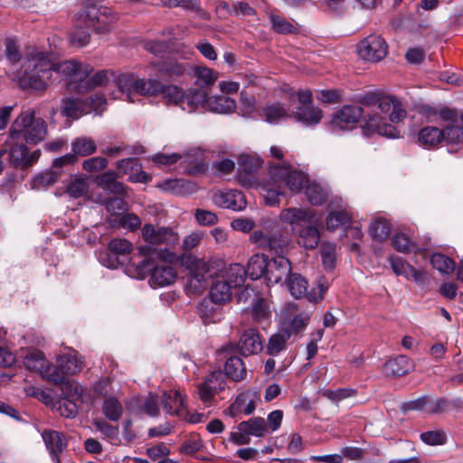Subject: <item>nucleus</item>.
Masks as SVG:
<instances>
[{"label": "nucleus", "mask_w": 463, "mask_h": 463, "mask_svg": "<svg viewBox=\"0 0 463 463\" xmlns=\"http://www.w3.org/2000/svg\"><path fill=\"white\" fill-rule=\"evenodd\" d=\"M76 401L68 397H61L56 403V410L63 417L73 418L78 413Z\"/></svg>", "instance_id": "nucleus-58"}, {"label": "nucleus", "mask_w": 463, "mask_h": 463, "mask_svg": "<svg viewBox=\"0 0 463 463\" xmlns=\"http://www.w3.org/2000/svg\"><path fill=\"white\" fill-rule=\"evenodd\" d=\"M225 373L234 382L241 381L246 376V368L242 360L238 356H232L225 363Z\"/></svg>", "instance_id": "nucleus-35"}, {"label": "nucleus", "mask_w": 463, "mask_h": 463, "mask_svg": "<svg viewBox=\"0 0 463 463\" xmlns=\"http://www.w3.org/2000/svg\"><path fill=\"white\" fill-rule=\"evenodd\" d=\"M231 286L228 282L217 279L213 282L210 289V299L217 304L224 303L231 299Z\"/></svg>", "instance_id": "nucleus-37"}, {"label": "nucleus", "mask_w": 463, "mask_h": 463, "mask_svg": "<svg viewBox=\"0 0 463 463\" xmlns=\"http://www.w3.org/2000/svg\"><path fill=\"white\" fill-rule=\"evenodd\" d=\"M7 146L9 147L10 161L15 166H29L35 163L41 156V151L39 149L29 153L28 148L24 144Z\"/></svg>", "instance_id": "nucleus-23"}, {"label": "nucleus", "mask_w": 463, "mask_h": 463, "mask_svg": "<svg viewBox=\"0 0 463 463\" xmlns=\"http://www.w3.org/2000/svg\"><path fill=\"white\" fill-rule=\"evenodd\" d=\"M79 19L88 26L93 27L98 33L111 32L113 24L118 20V14L108 6H90L79 14Z\"/></svg>", "instance_id": "nucleus-8"}, {"label": "nucleus", "mask_w": 463, "mask_h": 463, "mask_svg": "<svg viewBox=\"0 0 463 463\" xmlns=\"http://www.w3.org/2000/svg\"><path fill=\"white\" fill-rule=\"evenodd\" d=\"M392 246L402 253H409L416 248L415 242L404 232H398L393 236Z\"/></svg>", "instance_id": "nucleus-57"}, {"label": "nucleus", "mask_w": 463, "mask_h": 463, "mask_svg": "<svg viewBox=\"0 0 463 463\" xmlns=\"http://www.w3.org/2000/svg\"><path fill=\"white\" fill-rule=\"evenodd\" d=\"M125 73L118 74L116 76L115 72L111 70H101L96 72L91 78L86 79L85 88H94L98 86L106 85L112 79L116 84L117 89L118 90L117 80L118 79L124 75Z\"/></svg>", "instance_id": "nucleus-43"}, {"label": "nucleus", "mask_w": 463, "mask_h": 463, "mask_svg": "<svg viewBox=\"0 0 463 463\" xmlns=\"http://www.w3.org/2000/svg\"><path fill=\"white\" fill-rule=\"evenodd\" d=\"M429 118L445 125L441 131L443 139L447 143L460 144L463 142V112L443 107L431 111Z\"/></svg>", "instance_id": "nucleus-6"}, {"label": "nucleus", "mask_w": 463, "mask_h": 463, "mask_svg": "<svg viewBox=\"0 0 463 463\" xmlns=\"http://www.w3.org/2000/svg\"><path fill=\"white\" fill-rule=\"evenodd\" d=\"M268 262L264 254H254L248 261L246 268L248 276L253 280L265 277Z\"/></svg>", "instance_id": "nucleus-34"}, {"label": "nucleus", "mask_w": 463, "mask_h": 463, "mask_svg": "<svg viewBox=\"0 0 463 463\" xmlns=\"http://www.w3.org/2000/svg\"><path fill=\"white\" fill-rule=\"evenodd\" d=\"M185 264L191 269L188 289L194 293L202 292L206 288L209 279L215 273L213 264L194 256H187Z\"/></svg>", "instance_id": "nucleus-10"}, {"label": "nucleus", "mask_w": 463, "mask_h": 463, "mask_svg": "<svg viewBox=\"0 0 463 463\" xmlns=\"http://www.w3.org/2000/svg\"><path fill=\"white\" fill-rule=\"evenodd\" d=\"M238 348L245 356L260 353L263 345L259 332L254 328L245 329L241 335Z\"/></svg>", "instance_id": "nucleus-22"}, {"label": "nucleus", "mask_w": 463, "mask_h": 463, "mask_svg": "<svg viewBox=\"0 0 463 463\" xmlns=\"http://www.w3.org/2000/svg\"><path fill=\"white\" fill-rule=\"evenodd\" d=\"M387 44L379 35H369L357 45V53L364 61L378 62L387 55Z\"/></svg>", "instance_id": "nucleus-15"}, {"label": "nucleus", "mask_w": 463, "mask_h": 463, "mask_svg": "<svg viewBox=\"0 0 463 463\" xmlns=\"http://www.w3.org/2000/svg\"><path fill=\"white\" fill-rule=\"evenodd\" d=\"M162 403L165 411L172 415H179L184 410V397L179 391L170 390L162 394Z\"/></svg>", "instance_id": "nucleus-29"}, {"label": "nucleus", "mask_w": 463, "mask_h": 463, "mask_svg": "<svg viewBox=\"0 0 463 463\" xmlns=\"http://www.w3.org/2000/svg\"><path fill=\"white\" fill-rule=\"evenodd\" d=\"M282 186L281 182L271 179L269 173L268 179L259 184V188L267 205L275 206L279 203V197L283 195Z\"/></svg>", "instance_id": "nucleus-26"}, {"label": "nucleus", "mask_w": 463, "mask_h": 463, "mask_svg": "<svg viewBox=\"0 0 463 463\" xmlns=\"http://www.w3.org/2000/svg\"><path fill=\"white\" fill-rule=\"evenodd\" d=\"M225 376L221 371H213L203 383L197 384V393L202 402L210 406L213 397L225 388Z\"/></svg>", "instance_id": "nucleus-16"}, {"label": "nucleus", "mask_w": 463, "mask_h": 463, "mask_svg": "<svg viewBox=\"0 0 463 463\" xmlns=\"http://www.w3.org/2000/svg\"><path fill=\"white\" fill-rule=\"evenodd\" d=\"M290 337V333L288 330H283L278 334L273 335L269 341L267 345L268 354L270 355H276L280 353L286 346L287 341Z\"/></svg>", "instance_id": "nucleus-48"}, {"label": "nucleus", "mask_w": 463, "mask_h": 463, "mask_svg": "<svg viewBox=\"0 0 463 463\" xmlns=\"http://www.w3.org/2000/svg\"><path fill=\"white\" fill-rule=\"evenodd\" d=\"M413 362L405 355H399L387 361L383 365V373L388 376H402L412 371Z\"/></svg>", "instance_id": "nucleus-28"}, {"label": "nucleus", "mask_w": 463, "mask_h": 463, "mask_svg": "<svg viewBox=\"0 0 463 463\" xmlns=\"http://www.w3.org/2000/svg\"><path fill=\"white\" fill-rule=\"evenodd\" d=\"M102 410L105 416L112 421L118 420L123 411L120 402L112 397L105 399Z\"/></svg>", "instance_id": "nucleus-55"}, {"label": "nucleus", "mask_w": 463, "mask_h": 463, "mask_svg": "<svg viewBox=\"0 0 463 463\" xmlns=\"http://www.w3.org/2000/svg\"><path fill=\"white\" fill-rule=\"evenodd\" d=\"M308 202L314 205H321L328 196V190L320 184L312 182L307 185L305 191Z\"/></svg>", "instance_id": "nucleus-42"}, {"label": "nucleus", "mask_w": 463, "mask_h": 463, "mask_svg": "<svg viewBox=\"0 0 463 463\" xmlns=\"http://www.w3.org/2000/svg\"><path fill=\"white\" fill-rule=\"evenodd\" d=\"M24 366L31 371L37 372L41 376L53 383L61 382V373L53 364H50L43 353L37 349H28L24 356Z\"/></svg>", "instance_id": "nucleus-11"}, {"label": "nucleus", "mask_w": 463, "mask_h": 463, "mask_svg": "<svg viewBox=\"0 0 463 463\" xmlns=\"http://www.w3.org/2000/svg\"><path fill=\"white\" fill-rule=\"evenodd\" d=\"M93 71L90 64L80 63L74 60L53 62V76H61L72 82H82Z\"/></svg>", "instance_id": "nucleus-14"}, {"label": "nucleus", "mask_w": 463, "mask_h": 463, "mask_svg": "<svg viewBox=\"0 0 463 463\" xmlns=\"http://www.w3.org/2000/svg\"><path fill=\"white\" fill-rule=\"evenodd\" d=\"M63 108L61 109V113L72 119H78L81 116L90 113V109L86 107L83 99H64L62 100Z\"/></svg>", "instance_id": "nucleus-32"}, {"label": "nucleus", "mask_w": 463, "mask_h": 463, "mask_svg": "<svg viewBox=\"0 0 463 463\" xmlns=\"http://www.w3.org/2000/svg\"><path fill=\"white\" fill-rule=\"evenodd\" d=\"M71 150L76 157L87 156L96 152L97 145L91 137H79L71 142Z\"/></svg>", "instance_id": "nucleus-39"}, {"label": "nucleus", "mask_w": 463, "mask_h": 463, "mask_svg": "<svg viewBox=\"0 0 463 463\" xmlns=\"http://www.w3.org/2000/svg\"><path fill=\"white\" fill-rule=\"evenodd\" d=\"M60 173L56 171H47L36 175L32 181V188L35 190L45 189L54 184L59 177Z\"/></svg>", "instance_id": "nucleus-51"}, {"label": "nucleus", "mask_w": 463, "mask_h": 463, "mask_svg": "<svg viewBox=\"0 0 463 463\" xmlns=\"http://www.w3.org/2000/svg\"><path fill=\"white\" fill-rule=\"evenodd\" d=\"M213 302L204 301L198 307V312L204 324L216 323L221 319L220 307H213Z\"/></svg>", "instance_id": "nucleus-47"}, {"label": "nucleus", "mask_w": 463, "mask_h": 463, "mask_svg": "<svg viewBox=\"0 0 463 463\" xmlns=\"http://www.w3.org/2000/svg\"><path fill=\"white\" fill-rule=\"evenodd\" d=\"M164 5L169 7L180 6L186 10H194L204 19H209V15L200 8L197 0H161Z\"/></svg>", "instance_id": "nucleus-56"}, {"label": "nucleus", "mask_w": 463, "mask_h": 463, "mask_svg": "<svg viewBox=\"0 0 463 463\" xmlns=\"http://www.w3.org/2000/svg\"><path fill=\"white\" fill-rule=\"evenodd\" d=\"M418 140L425 147H433L443 140V134L439 128L426 127L419 132Z\"/></svg>", "instance_id": "nucleus-36"}, {"label": "nucleus", "mask_w": 463, "mask_h": 463, "mask_svg": "<svg viewBox=\"0 0 463 463\" xmlns=\"http://www.w3.org/2000/svg\"><path fill=\"white\" fill-rule=\"evenodd\" d=\"M314 218L315 215L313 211L297 207L286 208L279 213V220L281 222L290 225L293 233L305 226Z\"/></svg>", "instance_id": "nucleus-18"}, {"label": "nucleus", "mask_w": 463, "mask_h": 463, "mask_svg": "<svg viewBox=\"0 0 463 463\" xmlns=\"http://www.w3.org/2000/svg\"><path fill=\"white\" fill-rule=\"evenodd\" d=\"M14 80L24 90L44 92L57 80L53 76V61L47 53L32 52L23 60Z\"/></svg>", "instance_id": "nucleus-3"}, {"label": "nucleus", "mask_w": 463, "mask_h": 463, "mask_svg": "<svg viewBox=\"0 0 463 463\" xmlns=\"http://www.w3.org/2000/svg\"><path fill=\"white\" fill-rule=\"evenodd\" d=\"M248 276L246 268L239 263H233L225 270V280L231 288L240 287L244 283L245 278Z\"/></svg>", "instance_id": "nucleus-41"}, {"label": "nucleus", "mask_w": 463, "mask_h": 463, "mask_svg": "<svg viewBox=\"0 0 463 463\" xmlns=\"http://www.w3.org/2000/svg\"><path fill=\"white\" fill-rule=\"evenodd\" d=\"M350 220L351 214L346 210L333 211L326 217V228L334 231L347 223Z\"/></svg>", "instance_id": "nucleus-54"}, {"label": "nucleus", "mask_w": 463, "mask_h": 463, "mask_svg": "<svg viewBox=\"0 0 463 463\" xmlns=\"http://www.w3.org/2000/svg\"><path fill=\"white\" fill-rule=\"evenodd\" d=\"M291 265L289 260L284 256L272 258L268 262L265 279L268 284H278L283 279H288L290 276Z\"/></svg>", "instance_id": "nucleus-19"}, {"label": "nucleus", "mask_w": 463, "mask_h": 463, "mask_svg": "<svg viewBox=\"0 0 463 463\" xmlns=\"http://www.w3.org/2000/svg\"><path fill=\"white\" fill-rule=\"evenodd\" d=\"M146 245L138 247V252L145 258L156 257L162 260H173L175 255L170 249L179 242V234L170 227L146 223L141 230Z\"/></svg>", "instance_id": "nucleus-4"}, {"label": "nucleus", "mask_w": 463, "mask_h": 463, "mask_svg": "<svg viewBox=\"0 0 463 463\" xmlns=\"http://www.w3.org/2000/svg\"><path fill=\"white\" fill-rule=\"evenodd\" d=\"M269 18L272 29L278 33L288 34L299 32L298 24L292 20L275 14H271Z\"/></svg>", "instance_id": "nucleus-38"}, {"label": "nucleus", "mask_w": 463, "mask_h": 463, "mask_svg": "<svg viewBox=\"0 0 463 463\" xmlns=\"http://www.w3.org/2000/svg\"><path fill=\"white\" fill-rule=\"evenodd\" d=\"M255 411V402L249 393L239 394L235 401L226 410L225 413L236 418L241 415H250Z\"/></svg>", "instance_id": "nucleus-27"}, {"label": "nucleus", "mask_w": 463, "mask_h": 463, "mask_svg": "<svg viewBox=\"0 0 463 463\" xmlns=\"http://www.w3.org/2000/svg\"><path fill=\"white\" fill-rule=\"evenodd\" d=\"M204 102H206L205 92L198 90H189L184 92L180 108L188 113H192L203 107Z\"/></svg>", "instance_id": "nucleus-30"}, {"label": "nucleus", "mask_w": 463, "mask_h": 463, "mask_svg": "<svg viewBox=\"0 0 463 463\" xmlns=\"http://www.w3.org/2000/svg\"><path fill=\"white\" fill-rule=\"evenodd\" d=\"M117 84L123 99L128 102H135L136 95L154 97L162 94L166 103L180 107L184 92L177 86H165L158 80L139 78L137 74H124L118 79Z\"/></svg>", "instance_id": "nucleus-2"}, {"label": "nucleus", "mask_w": 463, "mask_h": 463, "mask_svg": "<svg viewBox=\"0 0 463 463\" xmlns=\"http://www.w3.org/2000/svg\"><path fill=\"white\" fill-rule=\"evenodd\" d=\"M238 429L239 430L245 431L250 439V436L260 438L267 431V423L261 417H253L248 420L241 421L238 425Z\"/></svg>", "instance_id": "nucleus-33"}, {"label": "nucleus", "mask_w": 463, "mask_h": 463, "mask_svg": "<svg viewBox=\"0 0 463 463\" xmlns=\"http://www.w3.org/2000/svg\"><path fill=\"white\" fill-rule=\"evenodd\" d=\"M431 265L441 274H449L455 269V262L441 253H434L430 258Z\"/></svg>", "instance_id": "nucleus-52"}, {"label": "nucleus", "mask_w": 463, "mask_h": 463, "mask_svg": "<svg viewBox=\"0 0 463 463\" xmlns=\"http://www.w3.org/2000/svg\"><path fill=\"white\" fill-rule=\"evenodd\" d=\"M263 161L257 155L242 154L238 160L239 170L246 174H250L259 169Z\"/></svg>", "instance_id": "nucleus-49"}, {"label": "nucleus", "mask_w": 463, "mask_h": 463, "mask_svg": "<svg viewBox=\"0 0 463 463\" xmlns=\"http://www.w3.org/2000/svg\"><path fill=\"white\" fill-rule=\"evenodd\" d=\"M354 392L352 389L340 388L336 390H324L322 395L334 402H338L353 396Z\"/></svg>", "instance_id": "nucleus-64"}, {"label": "nucleus", "mask_w": 463, "mask_h": 463, "mask_svg": "<svg viewBox=\"0 0 463 463\" xmlns=\"http://www.w3.org/2000/svg\"><path fill=\"white\" fill-rule=\"evenodd\" d=\"M57 384H60L58 383ZM61 384V394L62 397H68L72 400H79L83 392L82 387L75 381L67 380L62 381Z\"/></svg>", "instance_id": "nucleus-59"}, {"label": "nucleus", "mask_w": 463, "mask_h": 463, "mask_svg": "<svg viewBox=\"0 0 463 463\" xmlns=\"http://www.w3.org/2000/svg\"><path fill=\"white\" fill-rule=\"evenodd\" d=\"M195 83L201 87L213 85L217 80V73L207 67L197 66L194 68Z\"/></svg>", "instance_id": "nucleus-50"}, {"label": "nucleus", "mask_w": 463, "mask_h": 463, "mask_svg": "<svg viewBox=\"0 0 463 463\" xmlns=\"http://www.w3.org/2000/svg\"><path fill=\"white\" fill-rule=\"evenodd\" d=\"M83 100L84 104H86V107L90 109V113L93 111L97 115H101V113L106 109L107 99L103 94L97 93L86 98Z\"/></svg>", "instance_id": "nucleus-60"}, {"label": "nucleus", "mask_w": 463, "mask_h": 463, "mask_svg": "<svg viewBox=\"0 0 463 463\" xmlns=\"http://www.w3.org/2000/svg\"><path fill=\"white\" fill-rule=\"evenodd\" d=\"M308 283L305 278L297 273H292L288 279V288L290 294L299 298L306 296Z\"/></svg>", "instance_id": "nucleus-45"}, {"label": "nucleus", "mask_w": 463, "mask_h": 463, "mask_svg": "<svg viewBox=\"0 0 463 463\" xmlns=\"http://www.w3.org/2000/svg\"><path fill=\"white\" fill-rule=\"evenodd\" d=\"M269 174L272 180L281 182L291 192L298 193L307 188L309 184L307 175L302 171L293 168L290 165L277 164L269 165Z\"/></svg>", "instance_id": "nucleus-9"}, {"label": "nucleus", "mask_w": 463, "mask_h": 463, "mask_svg": "<svg viewBox=\"0 0 463 463\" xmlns=\"http://www.w3.org/2000/svg\"><path fill=\"white\" fill-rule=\"evenodd\" d=\"M117 169L119 174H129V181L133 183H147L151 176L141 170V165L137 158H125L118 161Z\"/></svg>", "instance_id": "nucleus-20"}, {"label": "nucleus", "mask_w": 463, "mask_h": 463, "mask_svg": "<svg viewBox=\"0 0 463 463\" xmlns=\"http://www.w3.org/2000/svg\"><path fill=\"white\" fill-rule=\"evenodd\" d=\"M364 104L372 107L364 125L366 134H379L387 137H399L400 130L393 126L406 117V110L402 104L393 96H368Z\"/></svg>", "instance_id": "nucleus-1"}, {"label": "nucleus", "mask_w": 463, "mask_h": 463, "mask_svg": "<svg viewBox=\"0 0 463 463\" xmlns=\"http://www.w3.org/2000/svg\"><path fill=\"white\" fill-rule=\"evenodd\" d=\"M295 234L298 236V245L307 250L317 248L320 241V233L317 227V220L315 219H312L305 226L298 229Z\"/></svg>", "instance_id": "nucleus-25"}, {"label": "nucleus", "mask_w": 463, "mask_h": 463, "mask_svg": "<svg viewBox=\"0 0 463 463\" xmlns=\"http://www.w3.org/2000/svg\"><path fill=\"white\" fill-rule=\"evenodd\" d=\"M85 364L83 361L78 356L75 351H70L66 354L58 356L57 366L58 372L61 373V383L66 375H73L80 373Z\"/></svg>", "instance_id": "nucleus-21"}, {"label": "nucleus", "mask_w": 463, "mask_h": 463, "mask_svg": "<svg viewBox=\"0 0 463 463\" xmlns=\"http://www.w3.org/2000/svg\"><path fill=\"white\" fill-rule=\"evenodd\" d=\"M263 117L268 123L278 124L288 118V113L280 103H275L263 108Z\"/></svg>", "instance_id": "nucleus-46"}, {"label": "nucleus", "mask_w": 463, "mask_h": 463, "mask_svg": "<svg viewBox=\"0 0 463 463\" xmlns=\"http://www.w3.org/2000/svg\"><path fill=\"white\" fill-rule=\"evenodd\" d=\"M209 109L216 113H231L235 110V101L226 96H214L207 100Z\"/></svg>", "instance_id": "nucleus-44"}, {"label": "nucleus", "mask_w": 463, "mask_h": 463, "mask_svg": "<svg viewBox=\"0 0 463 463\" xmlns=\"http://www.w3.org/2000/svg\"><path fill=\"white\" fill-rule=\"evenodd\" d=\"M108 160L103 156H93L82 162V169L89 173L99 172L106 168Z\"/></svg>", "instance_id": "nucleus-62"}, {"label": "nucleus", "mask_w": 463, "mask_h": 463, "mask_svg": "<svg viewBox=\"0 0 463 463\" xmlns=\"http://www.w3.org/2000/svg\"><path fill=\"white\" fill-rule=\"evenodd\" d=\"M47 124L45 120L35 117L32 109L22 111L13 122L5 146L24 144L36 145L46 137Z\"/></svg>", "instance_id": "nucleus-5"}, {"label": "nucleus", "mask_w": 463, "mask_h": 463, "mask_svg": "<svg viewBox=\"0 0 463 463\" xmlns=\"http://www.w3.org/2000/svg\"><path fill=\"white\" fill-rule=\"evenodd\" d=\"M89 182L86 177L75 176L66 185L65 193L71 198H80L88 194Z\"/></svg>", "instance_id": "nucleus-40"}, {"label": "nucleus", "mask_w": 463, "mask_h": 463, "mask_svg": "<svg viewBox=\"0 0 463 463\" xmlns=\"http://www.w3.org/2000/svg\"><path fill=\"white\" fill-rule=\"evenodd\" d=\"M363 115V109L358 106H344L332 115L327 123L329 130L334 134L352 130Z\"/></svg>", "instance_id": "nucleus-13"}, {"label": "nucleus", "mask_w": 463, "mask_h": 463, "mask_svg": "<svg viewBox=\"0 0 463 463\" xmlns=\"http://www.w3.org/2000/svg\"><path fill=\"white\" fill-rule=\"evenodd\" d=\"M250 240L258 247L269 250L271 253L278 254V256H284L291 242L288 233H282L279 231L269 234H265L261 231H255L250 235Z\"/></svg>", "instance_id": "nucleus-12"}, {"label": "nucleus", "mask_w": 463, "mask_h": 463, "mask_svg": "<svg viewBox=\"0 0 463 463\" xmlns=\"http://www.w3.org/2000/svg\"><path fill=\"white\" fill-rule=\"evenodd\" d=\"M212 201L218 207L236 212L244 210L247 205L245 195L235 189L218 190L213 193Z\"/></svg>", "instance_id": "nucleus-17"}, {"label": "nucleus", "mask_w": 463, "mask_h": 463, "mask_svg": "<svg viewBox=\"0 0 463 463\" xmlns=\"http://www.w3.org/2000/svg\"><path fill=\"white\" fill-rule=\"evenodd\" d=\"M295 118L306 126L317 125L322 119V110L314 106H299Z\"/></svg>", "instance_id": "nucleus-31"}, {"label": "nucleus", "mask_w": 463, "mask_h": 463, "mask_svg": "<svg viewBox=\"0 0 463 463\" xmlns=\"http://www.w3.org/2000/svg\"><path fill=\"white\" fill-rule=\"evenodd\" d=\"M109 249L117 255H128L132 251L133 246L128 240L117 238L109 241Z\"/></svg>", "instance_id": "nucleus-61"}, {"label": "nucleus", "mask_w": 463, "mask_h": 463, "mask_svg": "<svg viewBox=\"0 0 463 463\" xmlns=\"http://www.w3.org/2000/svg\"><path fill=\"white\" fill-rule=\"evenodd\" d=\"M390 223L383 218L374 220L370 225V234L374 240L383 241L390 234Z\"/></svg>", "instance_id": "nucleus-53"}, {"label": "nucleus", "mask_w": 463, "mask_h": 463, "mask_svg": "<svg viewBox=\"0 0 463 463\" xmlns=\"http://www.w3.org/2000/svg\"><path fill=\"white\" fill-rule=\"evenodd\" d=\"M42 438L55 463H61L59 454L67 447L65 436L56 430H45L42 432Z\"/></svg>", "instance_id": "nucleus-24"}, {"label": "nucleus", "mask_w": 463, "mask_h": 463, "mask_svg": "<svg viewBox=\"0 0 463 463\" xmlns=\"http://www.w3.org/2000/svg\"><path fill=\"white\" fill-rule=\"evenodd\" d=\"M389 262L393 272L397 276H403L407 279L410 269L413 267L411 264L407 263L402 258L391 256L389 258Z\"/></svg>", "instance_id": "nucleus-63"}, {"label": "nucleus", "mask_w": 463, "mask_h": 463, "mask_svg": "<svg viewBox=\"0 0 463 463\" xmlns=\"http://www.w3.org/2000/svg\"><path fill=\"white\" fill-rule=\"evenodd\" d=\"M165 261L154 265L153 258H145L136 267L137 278L145 279L150 273L149 284L153 288L165 287L172 284L176 279V271Z\"/></svg>", "instance_id": "nucleus-7"}]
</instances>
